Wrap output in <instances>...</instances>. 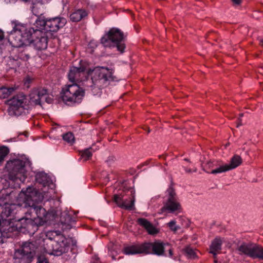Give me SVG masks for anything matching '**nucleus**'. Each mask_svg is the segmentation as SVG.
I'll list each match as a JSON object with an SVG mask.
<instances>
[{
	"mask_svg": "<svg viewBox=\"0 0 263 263\" xmlns=\"http://www.w3.org/2000/svg\"><path fill=\"white\" fill-rule=\"evenodd\" d=\"M35 180L40 185L41 189L37 190L33 186H28L26 190H22L24 194V202L31 208L36 214V217L33 220L30 218H21L16 224L17 229H25L29 232L35 231L38 226L51 224L57 218L58 214L54 210L48 212L41 205L37 204L45 199H48L46 193L49 189H53L54 185L51 178L44 172H38L35 175Z\"/></svg>",
	"mask_w": 263,
	"mask_h": 263,
	"instance_id": "obj_1",
	"label": "nucleus"
},
{
	"mask_svg": "<svg viewBox=\"0 0 263 263\" xmlns=\"http://www.w3.org/2000/svg\"><path fill=\"white\" fill-rule=\"evenodd\" d=\"M12 30L7 38L14 47L32 46L37 50L47 48L48 35L35 26L27 28L25 26L16 22H12Z\"/></svg>",
	"mask_w": 263,
	"mask_h": 263,
	"instance_id": "obj_2",
	"label": "nucleus"
},
{
	"mask_svg": "<svg viewBox=\"0 0 263 263\" xmlns=\"http://www.w3.org/2000/svg\"><path fill=\"white\" fill-rule=\"evenodd\" d=\"M84 71L85 68L82 67H73L70 69L68 78L71 84L67 85V102L80 103L84 91L78 83L82 81L80 77L84 74Z\"/></svg>",
	"mask_w": 263,
	"mask_h": 263,
	"instance_id": "obj_3",
	"label": "nucleus"
},
{
	"mask_svg": "<svg viewBox=\"0 0 263 263\" xmlns=\"http://www.w3.org/2000/svg\"><path fill=\"white\" fill-rule=\"evenodd\" d=\"M126 35L120 29L112 27L101 39V44L105 47L115 48L121 54L125 52Z\"/></svg>",
	"mask_w": 263,
	"mask_h": 263,
	"instance_id": "obj_4",
	"label": "nucleus"
},
{
	"mask_svg": "<svg viewBox=\"0 0 263 263\" xmlns=\"http://www.w3.org/2000/svg\"><path fill=\"white\" fill-rule=\"evenodd\" d=\"M31 165L29 160L25 157L8 161L5 168L8 172L9 178L14 181L19 180L24 182L26 177V168Z\"/></svg>",
	"mask_w": 263,
	"mask_h": 263,
	"instance_id": "obj_5",
	"label": "nucleus"
},
{
	"mask_svg": "<svg viewBox=\"0 0 263 263\" xmlns=\"http://www.w3.org/2000/svg\"><path fill=\"white\" fill-rule=\"evenodd\" d=\"M114 81L111 70L104 67H99L93 71V74L91 79L87 81L91 83V90L101 89L108 86L111 81Z\"/></svg>",
	"mask_w": 263,
	"mask_h": 263,
	"instance_id": "obj_6",
	"label": "nucleus"
},
{
	"mask_svg": "<svg viewBox=\"0 0 263 263\" xmlns=\"http://www.w3.org/2000/svg\"><path fill=\"white\" fill-rule=\"evenodd\" d=\"M161 211L166 214H178L182 211L181 205L174 189L171 185L165 192Z\"/></svg>",
	"mask_w": 263,
	"mask_h": 263,
	"instance_id": "obj_7",
	"label": "nucleus"
},
{
	"mask_svg": "<svg viewBox=\"0 0 263 263\" xmlns=\"http://www.w3.org/2000/svg\"><path fill=\"white\" fill-rule=\"evenodd\" d=\"M66 24L64 18L56 17L45 20L44 16L38 17L35 18L33 25L35 28H39L46 32L48 35L50 32H57Z\"/></svg>",
	"mask_w": 263,
	"mask_h": 263,
	"instance_id": "obj_8",
	"label": "nucleus"
},
{
	"mask_svg": "<svg viewBox=\"0 0 263 263\" xmlns=\"http://www.w3.org/2000/svg\"><path fill=\"white\" fill-rule=\"evenodd\" d=\"M36 247L31 242H23L14 253V263H30L35 254Z\"/></svg>",
	"mask_w": 263,
	"mask_h": 263,
	"instance_id": "obj_9",
	"label": "nucleus"
},
{
	"mask_svg": "<svg viewBox=\"0 0 263 263\" xmlns=\"http://www.w3.org/2000/svg\"><path fill=\"white\" fill-rule=\"evenodd\" d=\"M144 249L145 251V254H152L158 256L163 255L170 257L173 255V251L170 245L160 241L145 242L144 243Z\"/></svg>",
	"mask_w": 263,
	"mask_h": 263,
	"instance_id": "obj_10",
	"label": "nucleus"
},
{
	"mask_svg": "<svg viewBox=\"0 0 263 263\" xmlns=\"http://www.w3.org/2000/svg\"><path fill=\"white\" fill-rule=\"evenodd\" d=\"M8 114L12 117L21 115L28 107L27 99L23 94H18L9 101Z\"/></svg>",
	"mask_w": 263,
	"mask_h": 263,
	"instance_id": "obj_11",
	"label": "nucleus"
},
{
	"mask_svg": "<svg viewBox=\"0 0 263 263\" xmlns=\"http://www.w3.org/2000/svg\"><path fill=\"white\" fill-rule=\"evenodd\" d=\"M21 208L20 206L18 204L10 203L3 208L1 216H0V231L2 232H5L6 231H10L9 228L6 229L5 228V226L7 223L11 224L10 221L12 220L15 214L18 211V209Z\"/></svg>",
	"mask_w": 263,
	"mask_h": 263,
	"instance_id": "obj_12",
	"label": "nucleus"
},
{
	"mask_svg": "<svg viewBox=\"0 0 263 263\" xmlns=\"http://www.w3.org/2000/svg\"><path fill=\"white\" fill-rule=\"evenodd\" d=\"M239 254H245L252 258L263 260V247L254 243L242 242L238 247Z\"/></svg>",
	"mask_w": 263,
	"mask_h": 263,
	"instance_id": "obj_13",
	"label": "nucleus"
},
{
	"mask_svg": "<svg viewBox=\"0 0 263 263\" xmlns=\"http://www.w3.org/2000/svg\"><path fill=\"white\" fill-rule=\"evenodd\" d=\"M46 95V89L38 88L33 89L30 93V103L33 105H41L43 98Z\"/></svg>",
	"mask_w": 263,
	"mask_h": 263,
	"instance_id": "obj_14",
	"label": "nucleus"
},
{
	"mask_svg": "<svg viewBox=\"0 0 263 263\" xmlns=\"http://www.w3.org/2000/svg\"><path fill=\"white\" fill-rule=\"evenodd\" d=\"M114 201L118 206L122 209L127 210H132L134 206L135 198L133 196V199L129 201L127 200L123 199V196L119 194H115L113 196Z\"/></svg>",
	"mask_w": 263,
	"mask_h": 263,
	"instance_id": "obj_15",
	"label": "nucleus"
},
{
	"mask_svg": "<svg viewBox=\"0 0 263 263\" xmlns=\"http://www.w3.org/2000/svg\"><path fill=\"white\" fill-rule=\"evenodd\" d=\"M78 251L77 240L74 237H67V256L75 259Z\"/></svg>",
	"mask_w": 263,
	"mask_h": 263,
	"instance_id": "obj_16",
	"label": "nucleus"
},
{
	"mask_svg": "<svg viewBox=\"0 0 263 263\" xmlns=\"http://www.w3.org/2000/svg\"><path fill=\"white\" fill-rule=\"evenodd\" d=\"M138 223L143 227L151 235H155L159 233V230L151 222L144 218H139L137 219Z\"/></svg>",
	"mask_w": 263,
	"mask_h": 263,
	"instance_id": "obj_17",
	"label": "nucleus"
},
{
	"mask_svg": "<svg viewBox=\"0 0 263 263\" xmlns=\"http://www.w3.org/2000/svg\"><path fill=\"white\" fill-rule=\"evenodd\" d=\"M28 2H31L32 4L31 7L32 13L36 16L37 18L38 17L43 16L44 6L43 3L45 0H28Z\"/></svg>",
	"mask_w": 263,
	"mask_h": 263,
	"instance_id": "obj_18",
	"label": "nucleus"
},
{
	"mask_svg": "<svg viewBox=\"0 0 263 263\" xmlns=\"http://www.w3.org/2000/svg\"><path fill=\"white\" fill-rule=\"evenodd\" d=\"M123 252L126 255H134L139 254H145L144 243L141 245H133L125 247L123 249Z\"/></svg>",
	"mask_w": 263,
	"mask_h": 263,
	"instance_id": "obj_19",
	"label": "nucleus"
},
{
	"mask_svg": "<svg viewBox=\"0 0 263 263\" xmlns=\"http://www.w3.org/2000/svg\"><path fill=\"white\" fill-rule=\"evenodd\" d=\"M222 242V239L220 237H216L212 241L210 253L213 254L214 258L217 257V255L220 252Z\"/></svg>",
	"mask_w": 263,
	"mask_h": 263,
	"instance_id": "obj_20",
	"label": "nucleus"
},
{
	"mask_svg": "<svg viewBox=\"0 0 263 263\" xmlns=\"http://www.w3.org/2000/svg\"><path fill=\"white\" fill-rule=\"evenodd\" d=\"M79 211L74 212L73 215L70 212L67 211V230L74 228V231L77 232V230L75 229L77 216V215Z\"/></svg>",
	"mask_w": 263,
	"mask_h": 263,
	"instance_id": "obj_21",
	"label": "nucleus"
},
{
	"mask_svg": "<svg viewBox=\"0 0 263 263\" xmlns=\"http://www.w3.org/2000/svg\"><path fill=\"white\" fill-rule=\"evenodd\" d=\"M215 168L212 170L209 173L212 174H220L230 171L228 164H223L222 161L215 162Z\"/></svg>",
	"mask_w": 263,
	"mask_h": 263,
	"instance_id": "obj_22",
	"label": "nucleus"
},
{
	"mask_svg": "<svg viewBox=\"0 0 263 263\" xmlns=\"http://www.w3.org/2000/svg\"><path fill=\"white\" fill-rule=\"evenodd\" d=\"M52 241L50 240L49 242H47L46 243V247H44V252L46 254H49V255H56L58 256L61 255L63 252H64L65 251V244L64 243L63 241H62V243H63L64 247L63 248H62L60 250H55L52 249V246L53 244L51 243Z\"/></svg>",
	"mask_w": 263,
	"mask_h": 263,
	"instance_id": "obj_23",
	"label": "nucleus"
},
{
	"mask_svg": "<svg viewBox=\"0 0 263 263\" xmlns=\"http://www.w3.org/2000/svg\"><path fill=\"white\" fill-rule=\"evenodd\" d=\"M88 15L87 12L84 9H78L72 13L70 19L73 22H78L85 18Z\"/></svg>",
	"mask_w": 263,
	"mask_h": 263,
	"instance_id": "obj_24",
	"label": "nucleus"
},
{
	"mask_svg": "<svg viewBox=\"0 0 263 263\" xmlns=\"http://www.w3.org/2000/svg\"><path fill=\"white\" fill-rule=\"evenodd\" d=\"M11 203V194L6 190L0 192V206H5Z\"/></svg>",
	"mask_w": 263,
	"mask_h": 263,
	"instance_id": "obj_25",
	"label": "nucleus"
},
{
	"mask_svg": "<svg viewBox=\"0 0 263 263\" xmlns=\"http://www.w3.org/2000/svg\"><path fill=\"white\" fill-rule=\"evenodd\" d=\"M63 128L64 129V127H62L59 125H57L53 127L51 132V136H55L57 138H60L62 136L63 139L66 140V133L63 132Z\"/></svg>",
	"mask_w": 263,
	"mask_h": 263,
	"instance_id": "obj_26",
	"label": "nucleus"
},
{
	"mask_svg": "<svg viewBox=\"0 0 263 263\" xmlns=\"http://www.w3.org/2000/svg\"><path fill=\"white\" fill-rule=\"evenodd\" d=\"M242 162L241 157L238 155H234L231 159L230 163L228 164L230 170H233L238 167Z\"/></svg>",
	"mask_w": 263,
	"mask_h": 263,
	"instance_id": "obj_27",
	"label": "nucleus"
},
{
	"mask_svg": "<svg viewBox=\"0 0 263 263\" xmlns=\"http://www.w3.org/2000/svg\"><path fill=\"white\" fill-rule=\"evenodd\" d=\"M93 151L92 147H90L80 151V154L82 158L86 161L91 157Z\"/></svg>",
	"mask_w": 263,
	"mask_h": 263,
	"instance_id": "obj_28",
	"label": "nucleus"
},
{
	"mask_svg": "<svg viewBox=\"0 0 263 263\" xmlns=\"http://www.w3.org/2000/svg\"><path fill=\"white\" fill-rule=\"evenodd\" d=\"M14 91L12 87L6 88L2 87L0 88V98L5 99L8 98Z\"/></svg>",
	"mask_w": 263,
	"mask_h": 263,
	"instance_id": "obj_29",
	"label": "nucleus"
},
{
	"mask_svg": "<svg viewBox=\"0 0 263 263\" xmlns=\"http://www.w3.org/2000/svg\"><path fill=\"white\" fill-rule=\"evenodd\" d=\"M175 220H171L167 223V227L169 229L174 232H176L178 230L180 229V227L176 224Z\"/></svg>",
	"mask_w": 263,
	"mask_h": 263,
	"instance_id": "obj_30",
	"label": "nucleus"
},
{
	"mask_svg": "<svg viewBox=\"0 0 263 263\" xmlns=\"http://www.w3.org/2000/svg\"><path fill=\"white\" fill-rule=\"evenodd\" d=\"M8 153L9 149L7 147L3 146L0 147V162L4 160Z\"/></svg>",
	"mask_w": 263,
	"mask_h": 263,
	"instance_id": "obj_31",
	"label": "nucleus"
},
{
	"mask_svg": "<svg viewBox=\"0 0 263 263\" xmlns=\"http://www.w3.org/2000/svg\"><path fill=\"white\" fill-rule=\"evenodd\" d=\"M75 142V138L74 135L71 132H67V143L72 145Z\"/></svg>",
	"mask_w": 263,
	"mask_h": 263,
	"instance_id": "obj_32",
	"label": "nucleus"
},
{
	"mask_svg": "<svg viewBox=\"0 0 263 263\" xmlns=\"http://www.w3.org/2000/svg\"><path fill=\"white\" fill-rule=\"evenodd\" d=\"M185 252L187 256L190 258H194L196 256V253L194 250L190 247H186L185 249Z\"/></svg>",
	"mask_w": 263,
	"mask_h": 263,
	"instance_id": "obj_33",
	"label": "nucleus"
},
{
	"mask_svg": "<svg viewBox=\"0 0 263 263\" xmlns=\"http://www.w3.org/2000/svg\"><path fill=\"white\" fill-rule=\"evenodd\" d=\"M30 57V55L29 53H26V52H23V53H20L19 54V58L23 60H24V61H27L28 60Z\"/></svg>",
	"mask_w": 263,
	"mask_h": 263,
	"instance_id": "obj_34",
	"label": "nucleus"
},
{
	"mask_svg": "<svg viewBox=\"0 0 263 263\" xmlns=\"http://www.w3.org/2000/svg\"><path fill=\"white\" fill-rule=\"evenodd\" d=\"M44 101H45L49 104L51 103L52 101V98L51 97H50L48 95L47 89H46V95L43 98V102Z\"/></svg>",
	"mask_w": 263,
	"mask_h": 263,
	"instance_id": "obj_35",
	"label": "nucleus"
},
{
	"mask_svg": "<svg viewBox=\"0 0 263 263\" xmlns=\"http://www.w3.org/2000/svg\"><path fill=\"white\" fill-rule=\"evenodd\" d=\"M32 79L30 77H26L24 80V85L27 87H29L30 83L32 81Z\"/></svg>",
	"mask_w": 263,
	"mask_h": 263,
	"instance_id": "obj_36",
	"label": "nucleus"
},
{
	"mask_svg": "<svg viewBox=\"0 0 263 263\" xmlns=\"http://www.w3.org/2000/svg\"><path fill=\"white\" fill-rule=\"evenodd\" d=\"M37 263H49L46 258L43 256H40L37 258Z\"/></svg>",
	"mask_w": 263,
	"mask_h": 263,
	"instance_id": "obj_37",
	"label": "nucleus"
},
{
	"mask_svg": "<svg viewBox=\"0 0 263 263\" xmlns=\"http://www.w3.org/2000/svg\"><path fill=\"white\" fill-rule=\"evenodd\" d=\"M234 5H239L242 3V0H231Z\"/></svg>",
	"mask_w": 263,
	"mask_h": 263,
	"instance_id": "obj_38",
	"label": "nucleus"
},
{
	"mask_svg": "<svg viewBox=\"0 0 263 263\" xmlns=\"http://www.w3.org/2000/svg\"><path fill=\"white\" fill-rule=\"evenodd\" d=\"M5 39L4 32L0 29V42Z\"/></svg>",
	"mask_w": 263,
	"mask_h": 263,
	"instance_id": "obj_39",
	"label": "nucleus"
},
{
	"mask_svg": "<svg viewBox=\"0 0 263 263\" xmlns=\"http://www.w3.org/2000/svg\"><path fill=\"white\" fill-rule=\"evenodd\" d=\"M215 162L216 161H212V162L210 161V162H209L208 163V164H207L208 166H209V167H215V165H214V164H215Z\"/></svg>",
	"mask_w": 263,
	"mask_h": 263,
	"instance_id": "obj_40",
	"label": "nucleus"
},
{
	"mask_svg": "<svg viewBox=\"0 0 263 263\" xmlns=\"http://www.w3.org/2000/svg\"><path fill=\"white\" fill-rule=\"evenodd\" d=\"M258 40H259V45L261 46V47H263V37L261 38V37H258Z\"/></svg>",
	"mask_w": 263,
	"mask_h": 263,
	"instance_id": "obj_41",
	"label": "nucleus"
},
{
	"mask_svg": "<svg viewBox=\"0 0 263 263\" xmlns=\"http://www.w3.org/2000/svg\"><path fill=\"white\" fill-rule=\"evenodd\" d=\"M185 171L186 172H188V173H191V169H186Z\"/></svg>",
	"mask_w": 263,
	"mask_h": 263,
	"instance_id": "obj_42",
	"label": "nucleus"
},
{
	"mask_svg": "<svg viewBox=\"0 0 263 263\" xmlns=\"http://www.w3.org/2000/svg\"><path fill=\"white\" fill-rule=\"evenodd\" d=\"M93 263H100V261L99 260V258H98L97 260L94 261Z\"/></svg>",
	"mask_w": 263,
	"mask_h": 263,
	"instance_id": "obj_43",
	"label": "nucleus"
},
{
	"mask_svg": "<svg viewBox=\"0 0 263 263\" xmlns=\"http://www.w3.org/2000/svg\"><path fill=\"white\" fill-rule=\"evenodd\" d=\"M242 125L241 123V122H239V123H238L237 125V127H239L240 126H241Z\"/></svg>",
	"mask_w": 263,
	"mask_h": 263,
	"instance_id": "obj_44",
	"label": "nucleus"
},
{
	"mask_svg": "<svg viewBox=\"0 0 263 263\" xmlns=\"http://www.w3.org/2000/svg\"><path fill=\"white\" fill-rule=\"evenodd\" d=\"M214 258L215 259L214 262L215 263H218V260L216 259V257L215 258Z\"/></svg>",
	"mask_w": 263,
	"mask_h": 263,
	"instance_id": "obj_45",
	"label": "nucleus"
},
{
	"mask_svg": "<svg viewBox=\"0 0 263 263\" xmlns=\"http://www.w3.org/2000/svg\"><path fill=\"white\" fill-rule=\"evenodd\" d=\"M184 160H185V161H189V159H187V158H185V159H184Z\"/></svg>",
	"mask_w": 263,
	"mask_h": 263,
	"instance_id": "obj_46",
	"label": "nucleus"
},
{
	"mask_svg": "<svg viewBox=\"0 0 263 263\" xmlns=\"http://www.w3.org/2000/svg\"><path fill=\"white\" fill-rule=\"evenodd\" d=\"M62 98H63V101H64V96H62Z\"/></svg>",
	"mask_w": 263,
	"mask_h": 263,
	"instance_id": "obj_47",
	"label": "nucleus"
},
{
	"mask_svg": "<svg viewBox=\"0 0 263 263\" xmlns=\"http://www.w3.org/2000/svg\"><path fill=\"white\" fill-rule=\"evenodd\" d=\"M240 117H242L243 116V114H241L240 115Z\"/></svg>",
	"mask_w": 263,
	"mask_h": 263,
	"instance_id": "obj_48",
	"label": "nucleus"
}]
</instances>
